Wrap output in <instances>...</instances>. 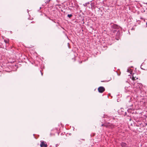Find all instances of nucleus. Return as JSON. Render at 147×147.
<instances>
[{
  "label": "nucleus",
  "instance_id": "nucleus-10",
  "mask_svg": "<svg viewBox=\"0 0 147 147\" xmlns=\"http://www.w3.org/2000/svg\"><path fill=\"white\" fill-rule=\"evenodd\" d=\"M106 125H107V123H105L104 124H102L101 125V126H104L106 127Z\"/></svg>",
  "mask_w": 147,
  "mask_h": 147
},
{
  "label": "nucleus",
  "instance_id": "nucleus-15",
  "mask_svg": "<svg viewBox=\"0 0 147 147\" xmlns=\"http://www.w3.org/2000/svg\"><path fill=\"white\" fill-rule=\"evenodd\" d=\"M116 30H114L113 31V32H115V31H116Z\"/></svg>",
  "mask_w": 147,
  "mask_h": 147
},
{
  "label": "nucleus",
  "instance_id": "nucleus-12",
  "mask_svg": "<svg viewBox=\"0 0 147 147\" xmlns=\"http://www.w3.org/2000/svg\"><path fill=\"white\" fill-rule=\"evenodd\" d=\"M4 42H5V44H6L7 43H8V42H7V40H4Z\"/></svg>",
  "mask_w": 147,
  "mask_h": 147
},
{
  "label": "nucleus",
  "instance_id": "nucleus-14",
  "mask_svg": "<svg viewBox=\"0 0 147 147\" xmlns=\"http://www.w3.org/2000/svg\"><path fill=\"white\" fill-rule=\"evenodd\" d=\"M106 116H107V115H104V118L106 117Z\"/></svg>",
  "mask_w": 147,
  "mask_h": 147
},
{
  "label": "nucleus",
  "instance_id": "nucleus-3",
  "mask_svg": "<svg viewBox=\"0 0 147 147\" xmlns=\"http://www.w3.org/2000/svg\"><path fill=\"white\" fill-rule=\"evenodd\" d=\"M40 146L41 147H47V144L46 142L44 141H42L41 142Z\"/></svg>",
  "mask_w": 147,
  "mask_h": 147
},
{
  "label": "nucleus",
  "instance_id": "nucleus-11",
  "mask_svg": "<svg viewBox=\"0 0 147 147\" xmlns=\"http://www.w3.org/2000/svg\"><path fill=\"white\" fill-rule=\"evenodd\" d=\"M50 1V0H47L46 2H45V3H49Z\"/></svg>",
  "mask_w": 147,
  "mask_h": 147
},
{
  "label": "nucleus",
  "instance_id": "nucleus-6",
  "mask_svg": "<svg viewBox=\"0 0 147 147\" xmlns=\"http://www.w3.org/2000/svg\"><path fill=\"white\" fill-rule=\"evenodd\" d=\"M111 27L112 28L114 29H117L118 28V26L115 24H113L112 25Z\"/></svg>",
  "mask_w": 147,
  "mask_h": 147
},
{
  "label": "nucleus",
  "instance_id": "nucleus-1",
  "mask_svg": "<svg viewBox=\"0 0 147 147\" xmlns=\"http://www.w3.org/2000/svg\"><path fill=\"white\" fill-rule=\"evenodd\" d=\"M115 125L112 123H107V125H106V127L110 128H114Z\"/></svg>",
  "mask_w": 147,
  "mask_h": 147
},
{
  "label": "nucleus",
  "instance_id": "nucleus-5",
  "mask_svg": "<svg viewBox=\"0 0 147 147\" xmlns=\"http://www.w3.org/2000/svg\"><path fill=\"white\" fill-rule=\"evenodd\" d=\"M136 74H133L132 78V80L134 81L138 79V78L136 77Z\"/></svg>",
  "mask_w": 147,
  "mask_h": 147
},
{
  "label": "nucleus",
  "instance_id": "nucleus-9",
  "mask_svg": "<svg viewBox=\"0 0 147 147\" xmlns=\"http://www.w3.org/2000/svg\"><path fill=\"white\" fill-rule=\"evenodd\" d=\"M72 16V15L71 14H68L67 15V17L69 18H70Z\"/></svg>",
  "mask_w": 147,
  "mask_h": 147
},
{
  "label": "nucleus",
  "instance_id": "nucleus-17",
  "mask_svg": "<svg viewBox=\"0 0 147 147\" xmlns=\"http://www.w3.org/2000/svg\"><path fill=\"white\" fill-rule=\"evenodd\" d=\"M87 4H89V2H88Z\"/></svg>",
  "mask_w": 147,
  "mask_h": 147
},
{
  "label": "nucleus",
  "instance_id": "nucleus-4",
  "mask_svg": "<svg viewBox=\"0 0 147 147\" xmlns=\"http://www.w3.org/2000/svg\"><path fill=\"white\" fill-rule=\"evenodd\" d=\"M137 126H141L142 125V127H145L147 125V123H144V125L142 124V123H141L140 122H137Z\"/></svg>",
  "mask_w": 147,
  "mask_h": 147
},
{
  "label": "nucleus",
  "instance_id": "nucleus-16",
  "mask_svg": "<svg viewBox=\"0 0 147 147\" xmlns=\"http://www.w3.org/2000/svg\"><path fill=\"white\" fill-rule=\"evenodd\" d=\"M146 26H147V22H146Z\"/></svg>",
  "mask_w": 147,
  "mask_h": 147
},
{
  "label": "nucleus",
  "instance_id": "nucleus-20",
  "mask_svg": "<svg viewBox=\"0 0 147 147\" xmlns=\"http://www.w3.org/2000/svg\"><path fill=\"white\" fill-rule=\"evenodd\" d=\"M141 69H142V68H141Z\"/></svg>",
  "mask_w": 147,
  "mask_h": 147
},
{
  "label": "nucleus",
  "instance_id": "nucleus-18",
  "mask_svg": "<svg viewBox=\"0 0 147 147\" xmlns=\"http://www.w3.org/2000/svg\"><path fill=\"white\" fill-rule=\"evenodd\" d=\"M41 74L42 75V73H41Z\"/></svg>",
  "mask_w": 147,
  "mask_h": 147
},
{
  "label": "nucleus",
  "instance_id": "nucleus-13",
  "mask_svg": "<svg viewBox=\"0 0 147 147\" xmlns=\"http://www.w3.org/2000/svg\"><path fill=\"white\" fill-rule=\"evenodd\" d=\"M87 3H85V5L83 4V5H84V6H86L87 5Z\"/></svg>",
  "mask_w": 147,
  "mask_h": 147
},
{
  "label": "nucleus",
  "instance_id": "nucleus-8",
  "mask_svg": "<svg viewBox=\"0 0 147 147\" xmlns=\"http://www.w3.org/2000/svg\"><path fill=\"white\" fill-rule=\"evenodd\" d=\"M71 5L70 7H74L75 6V4H73L72 3H71V4H70Z\"/></svg>",
  "mask_w": 147,
  "mask_h": 147
},
{
  "label": "nucleus",
  "instance_id": "nucleus-7",
  "mask_svg": "<svg viewBox=\"0 0 147 147\" xmlns=\"http://www.w3.org/2000/svg\"><path fill=\"white\" fill-rule=\"evenodd\" d=\"M121 146L122 147H126L127 144L124 142H122L121 143Z\"/></svg>",
  "mask_w": 147,
  "mask_h": 147
},
{
  "label": "nucleus",
  "instance_id": "nucleus-19",
  "mask_svg": "<svg viewBox=\"0 0 147 147\" xmlns=\"http://www.w3.org/2000/svg\"><path fill=\"white\" fill-rule=\"evenodd\" d=\"M82 140H84V139H82Z\"/></svg>",
  "mask_w": 147,
  "mask_h": 147
},
{
  "label": "nucleus",
  "instance_id": "nucleus-2",
  "mask_svg": "<svg viewBox=\"0 0 147 147\" xmlns=\"http://www.w3.org/2000/svg\"><path fill=\"white\" fill-rule=\"evenodd\" d=\"M105 88L102 86H100L98 88V90L99 92L102 93L105 90Z\"/></svg>",
  "mask_w": 147,
  "mask_h": 147
}]
</instances>
